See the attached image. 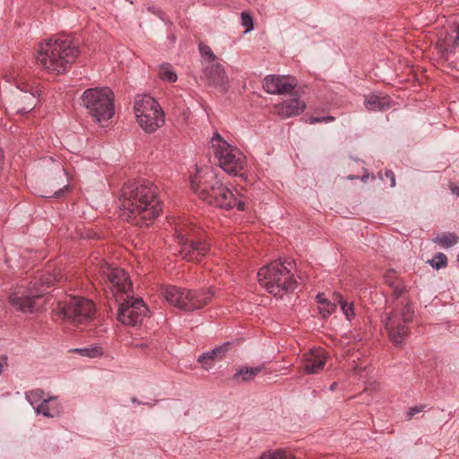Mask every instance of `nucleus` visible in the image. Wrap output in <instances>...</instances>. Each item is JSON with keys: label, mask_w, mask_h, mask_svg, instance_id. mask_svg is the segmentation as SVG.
I'll return each instance as SVG.
<instances>
[{"label": "nucleus", "mask_w": 459, "mask_h": 459, "mask_svg": "<svg viewBox=\"0 0 459 459\" xmlns=\"http://www.w3.org/2000/svg\"><path fill=\"white\" fill-rule=\"evenodd\" d=\"M421 410H422V407H419V406L411 407V409L408 411V417L412 418V416L416 415V413L420 412Z\"/></svg>", "instance_id": "nucleus-38"}, {"label": "nucleus", "mask_w": 459, "mask_h": 459, "mask_svg": "<svg viewBox=\"0 0 459 459\" xmlns=\"http://www.w3.org/2000/svg\"><path fill=\"white\" fill-rule=\"evenodd\" d=\"M125 296L126 298H119L123 301L118 307L117 319L123 325L130 326L142 324L149 312L147 306L141 298H134L130 293Z\"/></svg>", "instance_id": "nucleus-15"}, {"label": "nucleus", "mask_w": 459, "mask_h": 459, "mask_svg": "<svg viewBox=\"0 0 459 459\" xmlns=\"http://www.w3.org/2000/svg\"><path fill=\"white\" fill-rule=\"evenodd\" d=\"M310 123L311 124L316 123V117H310Z\"/></svg>", "instance_id": "nucleus-44"}, {"label": "nucleus", "mask_w": 459, "mask_h": 459, "mask_svg": "<svg viewBox=\"0 0 459 459\" xmlns=\"http://www.w3.org/2000/svg\"><path fill=\"white\" fill-rule=\"evenodd\" d=\"M241 24L246 28V32H249L253 30V19L248 13H241Z\"/></svg>", "instance_id": "nucleus-34"}, {"label": "nucleus", "mask_w": 459, "mask_h": 459, "mask_svg": "<svg viewBox=\"0 0 459 459\" xmlns=\"http://www.w3.org/2000/svg\"><path fill=\"white\" fill-rule=\"evenodd\" d=\"M263 368V366L240 368L234 374L233 379L238 383L248 382L259 374Z\"/></svg>", "instance_id": "nucleus-24"}, {"label": "nucleus", "mask_w": 459, "mask_h": 459, "mask_svg": "<svg viewBox=\"0 0 459 459\" xmlns=\"http://www.w3.org/2000/svg\"><path fill=\"white\" fill-rule=\"evenodd\" d=\"M95 271L100 281H103L117 301L119 300L118 295L124 297L132 291V282L124 269L108 263H100L96 266Z\"/></svg>", "instance_id": "nucleus-12"}, {"label": "nucleus", "mask_w": 459, "mask_h": 459, "mask_svg": "<svg viewBox=\"0 0 459 459\" xmlns=\"http://www.w3.org/2000/svg\"><path fill=\"white\" fill-rule=\"evenodd\" d=\"M74 352H76L83 357L88 358H100L103 355V349L101 346L98 344L90 345L84 348H76L73 350Z\"/></svg>", "instance_id": "nucleus-26"}, {"label": "nucleus", "mask_w": 459, "mask_h": 459, "mask_svg": "<svg viewBox=\"0 0 459 459\" xmlns=\"http://www.w3.org/2000/svg\"><path fill=\"white\" fill-rule=\"evenodd\" d=\"M326 364V355L321 347H317V371L320 368H324Z\"/></svg>", "instance_id": "nucleus-35"}, {"label": "nucleus", "mask_w": 459, "mask_h": 459, "mask_svg": "<svg viewBox=\"0 0 459 459\" xmlns=\"http://www.w3.org/2000/svg\"><path fill=\"white\" fill-rule=\"evenodd\" d=\"M132 403H137V404H141V403H141L140 401H138V400H137V398H135V397H133V398H132Z\"/></svg>", "instance_id": "nucleus-43"}, {"label": "nucleus", "mask_w": 459, "mask_h": 459, "mask_svg": "<svg viewBox=\"0 0 459 459\" xmlns=\"http://www.w3.org/2000/svg\"><path fill=\"white\" fill-rule=\"evenodd\" d=\"M80 54L79 46L69 37H56L39 45L36 59L39 65L49 74L67 72Z\"/></svg>", "instance_id": "nucleus-3"}, {"label": "nucleus", "mask_w": 459, "mask_h": 459, "mask_svg": "<svg viewBox=\"0 0 459 459\" xmlns=\"http://www.w3.org/2000/svg\"><path fill=\"white\" fill-rule=\"evenodd\" d=\"M431 266L437 270L446 267L447 265V257L444 253L436 254L435 256L429 261Z\"/></svg>", "instance_id": "nucleus-33"}, {"label": "nucleus", "mask_w": 459, "mask_h": 459, "mask_svg": "<svg viewBox=\"0 0 459 459\" xmlns=\"http://www.w3.org/2000/svg\"><path fill=\"white\" fill-rule=\"evenodd\" d=\"M440 52L447 65L459 71V26L452 30L442 40Z\"/></svg>", "instance_id": "nucleus-16"}, {"label": "nucleus", "mask_w": 459, "mask_h": 459, "mask_svg": "<svg viewBox=\"0 0 459 459\" xmlns=\"http://www.w3.org/2000/svg\"><path fill=\"white\" fill-rule=\"evenodd\" d=\"M457 261L459 262V254H458V256H457Z\"/></svg>", "instance_id": "nucleus-47"}, {"label": "nucleus", "mask_w": 459, "mask_h": 459, "mask_svg": "<svg viewBox=\"0 0 459 459\" xmlns=\"http://www.w3.org/2000/svg\"><path fill=\"white\" fill-rule=\"evenodd\" d=\"M35 411L37 414H42L48 418H54L60 414L61 406L56 396H48L46 401L37 405Z\"/></svg>", "instance_id": "nucleus-21"}, {"label": "nucleus", "mask_w": 459, "mask_h": 459, "mask_svg": "<svg viewBox=\"0 0 459 459\" xmlns=\"http://www.w3.org/2000/svg\"><path fill=\"white\" fill-rule=\"evenodd\" d=\"M433 240L444 248H449V247L458 243V237L455 232H444L441 235H437Z\"/></svg>", "instance_id": "nucleus-28"}, {"label": "nucleus", "mask_w": 459, "mask_h": 459, "mask_svg": "<svg viewBox=\"0 0 459 459\" xmlns=\"http://www.w3.org/2000/svg\"><path fill=\"white\" fill-rule=\"evenodd\" d=\"M335 118L333 115H318L317 123H329V121H334Z\"/></svg>", "instance_id": "nucleus-36"}, {"label": "nucleus", "mask_w": 459, "mask_h": 459, "mask_svg": "<svg viewBox=\"0 0 459 459\" xmlns=\"http://www.w3.org/2000/svg\"><path fill=\"white\" fill-rule=\"evenodd\" d=\"M134 110L139 126L146 133H153L164 124L163 111L150 95H137Z\"/></svg>", "instance_id": "nucleus-9"}, {"label": "nucleus", "mask_w": 459, "mask_h": 459, "mask_svg": "<svg viewBox=\"0 0 459 459\" xmlns=\"http://www.w3.org/2000/svg\"><path fill=\"white\" fill-rule=\"evenodd\" d=\"M414 316L410 303H405L400 311H392L386 314L384 318L385 329L389 337L395 344L403 342L409 333L408 324L411 322Z\"/></svg>", "instance_id": "nucleus-13"}, {"label": "nucleus", "mask_w": 459, "mask_h": 459, "mask_svg": "<svg viewBox=\"0 0 459 459\" xmlns=\"http://www.w3.org/2000/svg\"><path fill=\"white\" fill-rule=\"evenodd\" d=\"M4 152L0 150V169L2 168L3 162H4Z\"/></svg>", "instance_id": "nucleus-40"}, {"label": "nucleus", "mask_w": 459, "mask_h": 459, "mask_svg": "<svg viewBox=\"0 0 459 459\" xmlns=\"http://www.w3.org/2000/svg\"><path fill=\"white\" fill-rule=\"evenodd\" d=\"M230 347V342H224L221 345L216 346L211 351L202 353L197 361L202 364L203 368L208 369L212 366V362L222 359Z\"/></svg>", "instance_id": "nucleus-20"}, {"label": "nucleus", "mask_w": 459, "mask_h": 459, "mask_svg": "<svg viewBox=\"0 0 459 459\" xmlns=\"http://www.w3.org/2000/svg\"><path fill=\"white\" fill-rule=\"evenodd\" d=\"M204 76L209 84L224 86L228 83V76L224 68L219 62L203 64Z\"/></svg>", "instance_id": "nucleus-19"}, {"label": "nucleus", "mask_w": 459, "mask_h": 459, "mask_svg": "<svg viewBox=\"0 0 459 459\" xmlns=\"http://www.w3.org/2000/svg\"><path fill=\"white\" fill-rule=\"evenodd\" d=\"M199 51H200L202 56L205 58V60L204 61L203 64H209V63L211 64V63L217 62L216 56L213 54L212 50L211 49V48L209 46L204 45V44H200Z\"/></svg>", "instance_id": "nucleus-32"}, {"label": "nucleus", "mask_w": 459, "mask_h": 459, "mask_svg": "<svg viewBox=\"0 0 459 459\" xmlns=\"http://www.w3.org/2000/svg\"><path fill=\"white\" fill-rule=\"evenodd\" d=\"M159 77L169 82H175L178 80V75L173 66L169 63H163L160 65Z\"/></svg>", "instance_id": "nucleus-27"}, {"label": "nucleus", "mask_w": 459, "mask_h": 459, "mask_svg": "<svg viewBox=\"0 0 459 459\" xmlns=\"http://www.w3.org/2000/svg\"><path fill=\"white\" fill-rule=\"evenodd\" d=\"M336 309V298L333 302L327 299L325 294L317 292V313L323 317H327Z\"/></svg>", "instance_id": "nucleus-25"}, {"label": "nucleus", "mask_w": 459, "mask_h": 459, "mask_svg": "<svg viewBox=\"0 0 459 459\" xmlns=\"http://www.w3.org/2000/svg\"><path fill=\"white\" fill-rule=\"evenodd\" d=\"M306 105L299 98L286 100L274 106L275 113L281 118H289L298 116L304 111Z\"/></svg>", "instance_id": "nucleus-18"}, {"label": "nucleus", "mask_w": 459, "mask_h": 459, "mask_svg": "<svg viewBox=\"0 0 459 459\" xmlns=\"http://www.w3.org/2000/svg\"><path fill=\"white\" fill-rule=\"evenodd\" d=\"M2 372H3V366H2V364L0 363V375L2 374Z\"/></svg>", "instance_id": "nucleus-45"}, {"label": "nucleus", "mask_w": 459, "mask_h": 459, "mask_svg": "<svg viewBox=\"0 0 459 459\" xmlns=\"http://www.w3.org/2000/svg\"><path fill=\"white\" fill-rule=\"evenodd\" d=\"M191 188L204 202L221 209L247 210V198L234 194L217 178L211 168L196 169L195 175L191 178Z\"/></svg>", "instance_id": "nucleus-2"}, {"label": "nucleus", "mask_w": 459, "mask_h": 459, "mask_svg": "<svg viewBox=\"0 0 459 459\" xmlns=\"http://www.w3.org/2000/svg\"><path fill=\"white\" fill-rule=\"evenodd\" d=\"M146 404L149 405V406H152L153 405V404H152L150 403H147Z\"/></svg>", "instance_id": "nucleus-46"}, {"label": "nucleus", "mask_w": 459, "mask_h": 459, "mask_svg": "<svg viewBox=\"0 0 459 459\" xmlns=\"http://www.w3.org/2000/svg\"><path fill=\"white\" fill-rule=\"evenodd\" d=\"M315 348L310 349V354L307 355L303 362V370L307 374H314L316 372V359L313 355Z\"/></svg>", "instance_id": "nucleus-31"}, {"label": "nucleus", "mask_w": 459, "mask_h": 459, "mask_svg": "<svg viewBox=\"0 0 459 459\" xmlns=\"http://www.w3.org/2000/svg\"><path fill=\"white\" fill-rule=\"evenodd\" d=\"M257 278L268 293L279 299L297 287L295 264L290 259H279L264 265L258 271Z\"/></svg>", "instance_id": "nucleus-4"}, {"label": "nucleus", "mask_w": 459, "mask_h": 459, "mask_svg": "<svg viewBox=\"0 0 459 459\" xmlns=\"http://www.w3.org/2000/svg\"><path fill=\"white\" fill-rule=\"evenodd\" d=\"M365 107L369 111H385L391 107V99L388 95H368L365 100Z\"/></svg>", "instance_id": "nucleus-22"}, {"label": "nucleus", "mask_w": 459, "mask_h": 459, "mask_svg": "<svg viewBox=\"0 0 459 459\" xmlns=\"http://www.w3.org/2000/svg\"><path fill=\"white\" fill-rule=\"evenodd\" d=\"M385 177L389 178L390 180V186H395V174L392 170H385Z\"/></svg>", "instance_id": "nucleus-37"}, {"label": "nucleus", "mask_w": 459, "mask_h": 459, "mask_svg": "<svg viewBox=\"0 0 459 459\" xmlns=\"http://www.w3.org/2000/svg\"><path fill=\"white\" fill-rule=\"evenodd\" d=\"M175 233L179 246V254L183 259L199 262L207 254L209 245L198 238L192 224L185 221L177 223Z\"/></svg>", "instance_id": "nucleus-8"}, {"label": "nucleus", "mask_w": 459, "mask_h": 459, "mask_svg": "<svg viewBox=\"0 0 459 459\" xmlns=\"http://www.w3.org/2000/svg\"><path fill=\"white\" fill-rule=\"evenodd\" d=\"M5 81L13 84L17 90L16 97L21 103H16L9 108L10 111L17 114H26L32 110L39 100V91L36 82L23 71L12 69L5 73Z\"/></svg>", "instance_id": "nucleus-6"}, {"label": "nucleus", "mask_w": 459, "mask_h": 459, "mask_svg": "<svg viewBox=\"0 0 459 459\" xmlns=\"http://www.w3.org/2000/svg\"><path fill=\"white\" fill-rule=\"evenodd\" d=\"M336 385H337V384H336V382H333L332 385H330V386H329V390H330V391H333V390H334V388H335V386H336Z\"/></svg>", "instance_id": "nucleus-42"}, {"label": "nucleus", "mask_w": 459, "mask_h": 459, "mask_svg": "<svg viewBox=\"0 0 459 459\" xmlns=\"http://www.w3.org/2000/svg\"><path fill=\"white\" fill-rule=\"evenodd\" d=\"M118 200L120 218L140 227L148 226L161 211L158 188L146 179L125 184Z\"/></svg>", "instance_id": "nucleus-1"}, {"label": "nucleus", "mask_w": 459, "mask_h": 459, "mask_svg": "<svg viewBox=\"0 0 459 459\" xmlns=\"http://www.w3.org/2000/svg\"><path fill=\"white\" fill-rule=\"evenodd\" d=\"M452 192L453 194H455L456 196H459V186H454L452 187Z\"/></svg>", "instance_id": "nucleus-39"}, {"label": "nucleus", "mask_w": 459, "mask_h": 459, "mask_svg": "<svg viewBox=\"0 0 459 459\" xmlns=\"http://www.w3.org/2000/svg\"><path fill=\"white\" fill-rule=\"evenodd\" d=\"M212 148L220 167L228 174L237 176L244 169L245 155L236 146L222 139L218 133L212 138Z\"/></svg>", "instance_id": "nucleus-11"}, {"label": "nucleus", "mask_w": 459, "mask_h": 459, "mask_svg": "<svg viewBox=\"0 0 459 459\" xmlns=\"http://www.w3.org/2000/svg\"><path fill=\"white\" fill-rule=\"evenodd\" d=\"M82 106L95 122L101 124L115 114L114 95L109 88L87 89L82 96Z\"/></svg>", "instance_id": "nucleus-7"}, {"label": "nucleus", "mask_w": 459, "mask_h": 459, "mask_svg": "<svg viewBox=\"0 0 459 459\" xmlns=\"http://www.w3.org/2000/svg\"><path fill=\"white\" fill-rule=\"evenodd\" d=\"M335 300H337L341 306L342 312L345 316L347 320H351L355 317V308L352 302H347V300L342 299L340 295L335 297Z\"/></svg>", "instance_id": "nucleus-30"}, {"label": "nucleus", "mask_w": 459, "mask_h": 459, "mask_svg": "<svg viewBox=\"0 0 459 459\" xmlns=\"http://www.w3.org/2000/svg\"><path fill=\"white\" fill-rule=\"evenodd\" d=\"M61 192H63L62 188H60L58 191L55 192L54 196L59 197L61 195Z\"/></svg>", "instance_id": "nucleus-41"}, {"label": "nucleus", "mask_w": 459, "mask_h": 459, "mask_svg": "<svg viewBox=\"0 0 459 459\" xmlns=\"http://www.w3.org/2000/svg\"><path fill=\"white\" fill-rule=\"evenodd\" d=\"M63 313L70 324L79 326L92 320L95 306L91 300L83 297L70 296L63 307Z\"/></svg>", "instance_id": "nucleus-14"}, {"label": "nucleus", "mask_w": 459, "mask_h": 459, "mask_svg": "<svg viewBox=\"0 0 459 459\" xmlns=\"http://www.w3.org/2000/svg\"><path fill=\"white\" fill-rule=\"evenodd\" d=\"M297 86L294 77L270 74L264 79L263 88L270 94H289Z\"/></svg>", "instance_id": "nucleus-17"}, {"label": "nucleus", "mask_w": 459, "mask_h": 459, "mask_svg": "<svg viewBox=\"0 0 459 459\" xmlns=\"http://www.w3.org/2000/svg\"><path fill=\"white\" fill-rule=\"evenodd\" d=\"M25 396L26 400L30 403L34 410L39 403H41L43 401L48 399V397H45L44 391L41 389L29 391L26 393Z\"/></svg>", "instance_id": "nucleus-29"}, {"label": "nucleus", "mask_w": 459, "mask_h": 459, "mask_svg": "<svg viewBox=\"0 0 459 459\" xmlns=\"http://www.w3.org/2000/svg\"><path fill=\"white\" fill-rule=\"evenodd\" d=\"M384 281L387 284L388 287L393 290V296L395 299L400 298L406 290V285L404 281L397 276L396 273L394 270H389V272L385 273L384 275Z\"/></svg>", "instance_id": "nucleus-23"}, {"label": "nucleus", "mask_w": 459, "mask_h": 459, "mask_svg": "<svg viewBox=\"0 0 459 459\" xmlns=\"http://www.w3.org/2000/svg\"><path fill=\"white\" fill-rule=\"evenodd\" d=\"M60 280L59 275L44 273L34 281H22L13 289L8 301L18 311L32 313L35 310L36 299L43 296L48 288Z\"/></svg>", "instance_id": "nucleus-5"}, {"label": "nucleus", "mask_w": 459, "mask_h": 459, "mask_svg": "<svg viewBox=\"0 0 459 459\" xmlns=\"http://www.w3.org/2000/svg\"><path fill=\"white\" fill-rule=\"evenodd\" d=\"M165 299L182 310L194 311L204 307L213 297V291L207 290H186L176 286H168L163 290Z\"/></svg>", "instance_id": "nucleus-10"}]
</instances>
